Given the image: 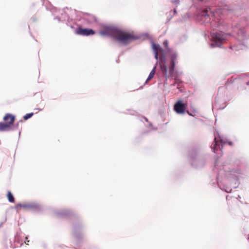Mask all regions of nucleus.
<instances>
[{
    "instance_id": "obj_5",
    "label": "nucleus",
    "mask_w": 249,
    "mask_h": 249,
    "mask_svg": "<svg viewBox=\"0 0 249 249\" xmlns=\"http://www.w3.org/2000/svg\"><path fill=\"white\" fill-rule=\"evenodd\" d=\"M76 34L82 36L93 35L95 34L94 31L90 29L78 28L76 31Z\"/></svg>"
},
{
    "instance_id": "obj_19",
    "label": "nucleus",
    "mask_w": 249,
    "mask_h": 249,
    "mask_svg": "<svg viewBox=\"0 0 249 249\" xmlns=\"http://www.w3.org/2000/svg\"><path fill=\"white\" fill-rule=\"evenodd\" d=\"M10 121V119H8L7 121H4L5 122V123H8Z\"/></svg>"
},
{
    "instance_id": "obj_18",
    "label": "nucleus",
    "mask_w": 249,
    "mask_h": 249,
    "mask_svg": "<svg viewBox=\"0 0 249 249\" xmlns=\"http://www.w3.org/2000/svg\"><path fill=\"white\" fill-rule=\"evenodd\" d=\"M26 242H25V243L26 244L28 245V242H29V240H27V239H28L27 237H26Z\"/></svg>"
},
{
    "instance_id": "obj_7",
    "label": "nucleus",
    "mask_w": 249,
    "mask_h": 249,
    "mask_svg": "<svg viewBox=\"0 0 249 249\" xmlns=\"http://www.w3.org/2000/svg\"><path fill=\"white\" fill-rule=\"evenodd\" d=\"M212 37L216 41H222L225 39L224 36L221 33H215L213 35Z\"/></svg>"
},
{
    "instance_id": "obj_11",
    "label": "nucleus",
    "mask_w": 249,
    "mask_h": 249,
    "mask_svg": "<svg viewBox=\"0 0 249 249\" xmlns=\"http://www.w3.org/2000/svg\"><path fill=\"white\" fill-rule=\"evenodd\" d=\"M155 70H156V67H154L152 70L151 71L146 81V82H147L148 81L150 80L154 76L155 74Z\"/></svg>"
},
{
    "instance_id": "obj_1",
    "label": "nucleus",
    "mask_w": 249,
    "mask_h": 249,
    "mask_svg": "<svg viewBox=\"0 0 249 249\" xmlns=\"http://www.w3.org/2000/svg\"><path fill=\"white\" fill-rule=\"evenodd\" d=\"M100 34L102 36H110L123 45L128 44L137 39L132 33L110 27L104 28L100 32Z\"/></svg>"
},
{
    "instance_id": "obj_21",
    "label": "nucleus",
    "mask_w": 249,
    "mask_h": 249,
    "mask_svg": "<svg viewBox=\"0 0 249 249\" xmlns=\"http://www.w3.org/2000/svg\"><path fill=\"white\" fill-rule=\"evenodd\" d=\"M174 12L175 14H176L177 13V10L176 9H175L174 10Z\"/></svg>"
},
{
    "instance_id": "obj_12",
    "label": "nucleus",
    "mask_w": 249,
    "mask_h": 249,
    "mask_svg": "<svg viewBox=\"0 0 249 249\" xmlns=\"http://www.w3.org/2000/svg\"><path fill=\"white\" fill-rule=\"evenodd\" d=\"M7 198L9 202L13 203L15 202V198L11 192L8 191L7 195Z\"/></svg>"
},
{
    "instance_id": "obj_16",
    "label": "nucleus",
    "mask_w": 249,
    "mask_h": 249,
    "mask_svg": "<svg viewBox=\"0 0 249 249\" xmlns=\"http://www.w3.org/2000/svg\"><path fill=\"white\" fill-rule=\"evenodd\" d=\"M23 123V121L22 120H20L19 122H18L17 123V124H16V127L17 128H18V125H19V123Z\"/></svg>"
},
{
    "instance_id": "obj_4",
    "label": "nucleus",
    "mask_w": 249,
    "mask_h": 249,
    "mask_svg": "<svg viewBox=\"0 0 249 249\" xmlns=\"http://www.w3.org/2000/svg\"><path fill=\"white\" fill-rule=\"evenodd\" d=\"M187 106V103H183L181 100H178L174 105V109L178 114H184L185 112Z\"/></svg>"
},
{
    "instance_id": "obj_14",
    "label": "nucleus",
    "mask_w": 249,
    "mask_h": 249,
    "mask_svg": "<svg viewBox=\"0 0 249 249\" xmlns=\"http://www.w3.org/2000/svg\"><path fill=\"white\" fill-rule=\"evenodd\" d=\"M33 115H34L33 113H27L23 116V119L25 120H27V119L32 117Z\"/></svg>"
},
{
    "instance_id": "obj_17",
    "label": "nucleus",
    "mask_w": 249,
    "mask_h": 249,
    "mask_svg": "<svg viewBox=\"0 0 249 249\" xmlns=\"http://www.w3.org/2000/svg\"><path fill=\"white\" fill-rule=\"evenodd\" d=\"M173 2L176 4H178L179 2V0H174L173 1Z\"/></svg>"
},
{
    "instance_id": "obj_9",
    "label": "nucleus",
    "mask_w": 249,
    "mask_h": 249,
    "mask_svg": "<svg viewBox=\"0 0 249 249\" xmlns=\"http://www.w3.org/2000/svg\"><path fill=\"white\" fill-rule=\"evenodd\" d=\"M212 148L213 150L214 153H216V151L220 148V143L218 141L216 140V138H214V143L212 146Z\"/></svg>"
},
{
    "instance_id": "obj_8",
    "label": "nucleus",
    "mask_w": 249,
    "mask_h": 249,
    "mask_svg": "<svg viewBox=\"0 0 249 249\" xmlns=\"http://www.w3.org/2000/svg\"><path fill=\"white\" fill-rule=\"evenodd\" d=\"M201 19L204 20V21L209 22L210 21L209 15H208V10H205L202 12L201 13Z\"/></svg>"
},
{
    "instance_id": "obj_20",
    "label": "nucleus",
    "mask_w": 249,
    "mask_h": 249,
    "mask_svg": "<svg viewBox=\"0 0 249 249\" xmlns=\"http://www.w3.org/2000/svg\"><path fill=\"white\" fill-rule=\"evenodd\" d=\"M164 44L166 46L167 45V41L164 42Z\"/></svg>"
},
{
    "instance_id": "obj_15",
    "label": "nucleus",
    "mask_w": 249,
    "mask_h": 249,
    "mask_svg": "<svg viewBox=\"0 0 249 249\" xmlns=\"http://www.w3.org/2000/svg\"><path fill=\"white\" fill-rule=\"evenodd\" d=\"M21 207L25 208V207H26V205L25 204H18L16 205V208L18 210H19V208Z\"/></svg>"
},
{
    "instance_id": "obj_6",
    "label": "nucleus",
    "mask_w": 249,
    "mask_h": 249,
    "mask_svg": "<svg viewBox=\"0 0 249 249\" xmlns=\"http://www.w3.org/2000/svg\"><path fill=\"white\" fill-rule=\"evenodd\" d=\"M155 48L158 51L160 62H162V61H163V57L165 58L164 55V50L160 46L157 45L156 44Z\"/></svg>"
},
{
    "instance_id": "obj_2",
    "label": "nucleus",
    "mask_w": 249,
    "mask_h": 249,
    "mask_svg": "<svg viewBox=\"0 0 249 249\" xmlns=\"http://www.w3.org/2000/svg\"><path fill=\"white\" fill-rule=\"evenodd\" d=\"M8 119H10L9 122L7 123H0V131H4L9 130L11 128L12 125L13 124L15 117L10 113H6L3 117L4 121H7Z\"/></svg>"
},
{
    "instance_id": "obj_3",
    "label": "nucleus",
    "mask_w": 249,
    "mask_h": 249,
    "mask_svg": "<svg viewBox=\"0 0 249 249\" xmlns=\"http://www.w3.org/2000/svg\"><path fill=\"white\" fill-rule=\"evenodd\" d=\"M160 69L162 72L163 74L165 77L166 79L169 78L171 76H173L174 73V67H172V66H170L169 69L165 65L166 63V59L163 57V61L162 62H160Z\"/></svg>"
},
{
    "instance_id": "obj_13",
    "label": "nucleus",
    "mask_w": 249,
    "mask_h": 249,
    "mask_svg": "<svg viewBox=\"0 0 249 249\" xmlns=\"http://www.w3.org/2000/svg\"><path fill=\"white\" fill-rule=\"evenodd\" d=\"M156 44H152V49L155 53V58L156 60H158V56H159V54L158 53V51L156 49Z\"/></svg>"
},
{
    "instance_id": "obj_10",
    "label": "nucleus",
    "mask_w": 249,
    "mask_h": 249,
    "mask_svg": "<svg viewBox=\"0 0 249 249\" xmlns=\"http://www.w3.org/2000/svg\"><path fill=\"white\" fill-rule=\"evenodd\" d=\"M177 58V55L176 53L172 54L171 56V61L170 63V66H172V67L175 68V61Z\"/></svg>"
},
{
    "instance_id": "obj_22",
    "label": "nucleus",
    "mask_w": 249,
    "mask_h": 249,
    "mask_svg": "<svg viewBox=\"0 0 249 249\" xmlns=\"http://www.w3.org/2000/svg\"><path fill=\"white\" fill-rule=\"evenodd\" d=\"M187 113L189 115H192L190 113H189V112L188 111H187Z\"/></svg>"
}]
</instances>
